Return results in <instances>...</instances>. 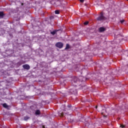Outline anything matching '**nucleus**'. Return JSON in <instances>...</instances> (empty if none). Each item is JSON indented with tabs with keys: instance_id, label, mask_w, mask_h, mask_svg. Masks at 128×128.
<instances>
[{
	"instance_id": "f257e3e1",
	"label": "nucleus",
	"mask_w": 128,
	"mask_h": 128,
	"mask_svg": "<svg viewBox=\"0 0 128 128\" xmlns=\"http://www.w3.org/2000/svg\"><path fill=\"white\" fill-rule=\"evenodd\" d=\"M98 20H104V14L101 13L100 16L97 18Z\"/></svg>"
},
{
	"instance_id": "f03ea898",
	"label": "nucleus",
	"mask_w": 128,
	"mask_h": 128,
	"mask_svg": "<svg viewBox=\"0 0 128 128\" xmlns=\"http://www.w3.org/2000/svg\"><path fill=\"white\" fill-rule=\"evenodd\" d=\"M56 46H57V48H62L63 46V44L62 42H58L56 44Z\"/></svg>"
},
{
	"instance_id": "7ed1b4c3",
	"label": "nucleus",
	"mask_w": 128,
	"mask_h": 128,
	"mask_svg": "<svg viewBox=\"0 0 128 128\" xmlns=\"http://www.w3.org/2000/svg\"><path fill=\"white\" fill-rule=\"evenodd\" d=\"M23 68L25 70H30V66H28V64L23 65Z\"/></svg>"
},
{
	"instance_id": "20e7f679",
	"label": "nucleus",
	"mask_w": 128,
	"mask_h": 128,
	"mask_svg": "<svg viewBox=\"0 0 128 128\" xmlns=\"http://www.w3.org/2000/svg\"><path fill=\"white\" fill-rule=\"evenodd\" d=\"M99 30L100 32H104V30H106V28H104V27H101L99 28Z\"/></svg>"
},
{
	"instance_id": "39448f33",
	"label": "nucleus",
	"mask_w": 128,
	"mask_h": 128,
	"mask_svg": "<svg viewBox=\"0 0 128 128\" xmlns=\"http://www.w3.org/2000/svg\"><path fill=\"white\" fill-rule=\"evenodd\" d=\"M0 18H4V12H0Z\"/></svg>"
},
{
	"instance_id": "423d86ee",
	"label": "nucleus",
	"mask_w": 128,
	"mask_h": 128,
	"mask_svg": "<svg viewBox=\"0 0 128 128\" xmlns=\"http://www.w3.org/2000/svg\"><path fill=\"white\" fill-rule=\"evenodd\" d=\"M50 33L52 34H53V36H54V35L56 34V30Z\"/></svg>"
},
{
	"instance_id": "0eeeda50",
	"label": "nucleus",
	"mask_w": 128,
	"mask_h": 128,
	"mask_svg": "<svg viewBox=\"0 0 128 128\" xmlns=\"http://www.w3.org/2000/svg\"><path fill=\"white\" fill-rule=\"evenodd\" d=\"M2 106H4V108H8V104H2Z\"/></svg>"
},
{
	"instance_id": "6e6552de",
	"label": "nucleus",
	"mask_w": 128,
	"mask_h": 128,
	"mask_svg": "<svg viewBox=\"0 0 128 128\" xmlns=\"http://www.w3.org/2000/svg\"><path fill=\"white\" fill-rule=\"evenodd\" d=\"M40 114V110H37L36 112V114Z\"/></svg>"
},
{
	"instance_id": "1a4fd4ad",
	"label": "nucleus",
	"mask_w": 128,
	"mask_h": 128,
	"mask_svg": "<svg viewBox=\"0 0 128 128\" xmlns=\"http://www.w3.org/2000/svg\"><path fill=\"white\" fill-rule=\"evenodd\" d=\"M55 14H60V11H58V10H56V11H55Z\"/></svg>"
},
{
	"instance_id": "9d476101",
	"label": "nucleus",
	"mask_w": 128,
	"mask_h": 128,
	"mask_svg": "<svg viewBox=\"0 0 128 128\" xmlns=\"http://www.w3.org/2000/svg\"><path fill=\"white\" fill-rule=\"evenodd\" d=\"M68 48H70V45L68 44H66V50H68Z\"/></svg>"
},
{
	"instance_id": "9b49d317",
	"label": "nucleus",
	"mask_w": 128,
	"mask_h": 128,
	"mask_svg": "<svg viewBox=\"0 0 128 128\" xmlns=\"http://www.w3.org/2000/svg\"><path fill=\"white\" fill-rule=\"evenodd\" d=\"M84 24H85V26H86V24H88V22H85L84 23Z\"/></svg>"
},
{
	"instance_id": "f8f14e48",
	"label": "nucleus",
	"mask_w": 128,
	"mask_h": 128,
	"mask_svg": "<svg viewBox=\"0 0 128 128\" xmlns=\"http://www.w3.org/2000/svg\"><path fill=\"white\" fill-rule=\"evenodd\" d=\"M120 22L121 24H122L124 22V20H121Z\"/></svg>"
},
{
	"instance_id": "ddd939ff",
	"label": "nucleus",
	"mask_w": 128,
	"mask_h": 128,
	"mask_svg": "<svg viewBox=\"0 0 128 128\" xmlns=\"http://www.w3.org/2000/svg\"><path fill=\"white\" fill-rule=\"evenodd\" d=\"M80 2H84V0H80Z\"/></svg>"
},
{
	"instance_id": "4468645a",
	"label": "nucleus",
	"mask_w": 128,
	"mask_h": 128,
	"mask_svg": "<svg viewBox=\"0 0 128 128\" xmlns=\"http://www.w3.org/2000/svg\"><path fill=\"white\" fill-rule=\"evenodd\" d=\"M121 128H124V125H120Z\"/></svg>"
},
{
	"instance_id": "2eb2a0df",
	"label": "nucleus",
	"mask_w": 128,
	"mask_h": 128,
	"mask_svg": "<svg viewBox=\"0 0 128 128\" xmlns=\"http://www.w3.org/2000/svg\"><path fill=\"white\" fill-rule=\"evenodd\" d=\"M102 114H104V112H102Z\"/></svg>"
},
{
	"instance_id": "dca6fc26",
	"label": "nucleus",
	"mask_w": 128,
	"mask_h": 128,
	"mask_svg": "<svg viewBox=\"0 0 128 128\" xmlns=\"http://www.w3.org/2000/svg\"><path fill=\"white\" fill-rule=\"evenodd\" d=\"M68 108H70V106H68Z\"/></svg>"
},
{
	"instance_id": "f3484780",
	"label": "nucleus",
	"mask_w": 128,
	"mask_h": 128,
	"mask_svg": "<svg viewBox=\"0 0 128 128\" xmlns=\"http://www.w3.org/2000/svg\"><path fill=\"white\" fill-rule=\"evenodd\" d=\"M96 108H98V106H96Z\"/></svg>"
},
{
	"instance_id": "a211bd4d",
	"label": "nucleus",
	"mask_w": 128,
	"mask_h": 128,
	"mask_svg": "<svg viewBox=\"0 0 128 128\" xmlns=\"http://www.w3.org/2000/svg\"><path fill=\"white\" fill-rule=\"evenodd\" d=\"M104 116H106V115H104Z\"/></svg>"
},
{
	"instance_id": "6ab92c4d",
	"label": "nucleus",
	"mask_w": 128,
	"mask_h": 128,
	"mask_svg": "<svg viewBox=\"0 0 128 128\" xmlns=\"http://www.w3.org/2000/svg\"><path fill=\"white\" fill-rule=\"evenodd\" d=\"M62 116H63V114H62Z\"/></svg>"
},
{
	"instance_id": "aec40b11",
	"label": "nucleus",
	"mask_w": 128,
	"mask_h": 128,
	"mask_svg": "<svg viewBox=\"0 0 128 128\" xmlns=\"http://www.w3.org/2000/svg\"><path fill=\"white\" fill-rule=\"evenodd\" d=\"M128 1V0H127Z\"/></svg>"
}]
</instances>
